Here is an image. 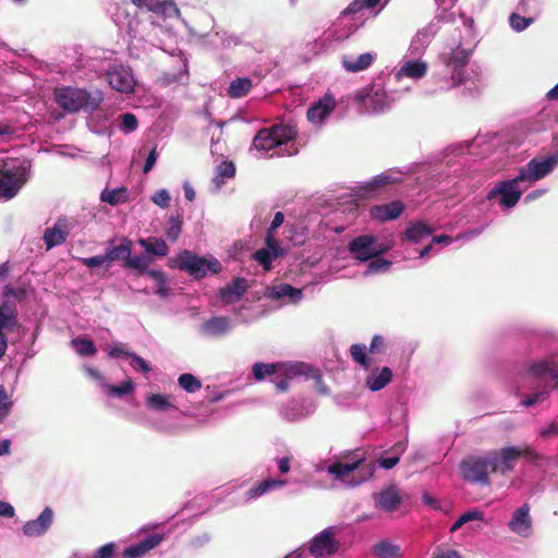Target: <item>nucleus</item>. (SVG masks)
Segmentation results:
<instances>
[{"label":"nucleus","instance_id":"obj_24","mask_svg":"<svg viewBox=\"0 0 558 558\" xmlns=\"http://www.w3.org/2000/svg\"><path fill=\"white\" fill-rule=\"evenodd\" d=\"M26 299V291L23 288L7 287L0 299V313L17 317L16 303Z\"/></svg>","mask_w":558,"mask_h":558},{"label":"nucleus","instance_id":"obj_25","mask_svg":"<svg viewBox=\"0 0 558 558\" xmlns=\"http://www.w3.org/2000/svg\"><path fill=\"white\" fill-rule=\"evenodd\" d=\"M437 32L438 27L434 23H430L426 27L417 31L410 43V53L414 57H420L421 54H423V52L428 47Z\"/></svg>","mask_w":558,"mask_h":558},{"label":"nucleus","instance_id":"obj_54","mask_svg":"<svg viewBox=\"0 0 558 558\" xmlns=\"http://www.w3.org/2000/svg\"><path fill=\"white\" fill-rule=\"evenodd\" d=\"M17 323V317L0 313V339H8L7 331H12Z\"/></svg>","mask_w":558,"mask_h":558},{"label":"nucleus","instance_id":"obj_11","mask_svg":"<svg viewBox=\"0 0 558 558\" xmlns=\"http://www.w3.org/2000/svg\"><path fill=\"white\" fill-rule=\"evenodd\" d=\"M253 376L256 380H263L266 376H274L280 374L290 378H299L300 374H307V364L302 362L295 363H280V364H265L257 362L252 367Z\"/></svg>","mask_w":558,"mask_h":558},{"label":"nucleus","instance_id":"obj_46","mask_svg":"<svg viewBox=\"0 0 558 558\" xmlns=\"http://www.w3.org/2000/svg\"><path fill=\"white\" fill-rule=\"evenodd\" d=\"M150 263L151 259L148 256L144 254L132 256L131 253L130 257L126 260L125 268L134 269L142 275L148 270V266L150 265Z\"/></svg>","mask_w":558,"mask_h":558},{"label":"nucleus","instance_id":"obj_12","mask_svg":"<svg viewBox=\"0 0 558 558\" xmlns=\"http://www.w3.org/2000/svg\"><path fill=\"white\" fill-rule=\"evenodd\" d=\"M337 527L329 526L316 534L308 546L315 558H331L339 549L340 543L335 538Z\"/></svg>","mask_w":558,"mask_h":558},{"label":"nucleus","instance_id":"obj_23","mask_svg":"<svg viewBox=\"0 0 558 558\" xmlns=\"http://www.w3.org/2000/svg\"><path fill=\"white\" fill-rule=\"evenodd\" d=\"M377 53L367 51L361 54L345 53L341 57V64L349 73H359L367 70L376 60Z\"/></svg>","mask_w":558,"mask_h":558},{"label":"nucleus","instance_id":"obj_49","mask_svg":"<svg viewBox=\"0 0 558 558\" xmlns=\"http://www.w3.org/2000/svg\"><path fill=\"white\" fill-rule=\"evenodd\" d=\"M534 22L533 17L521 16L519 13L513 12L509 16V23L514 32H523Z\"/></svg>","mask_w":558,"mask_h":558},{"label":"nucleus","instance_id":"obj_40","mask_svg":"<svg viewBox=\"0 0 558 558\" xmlns=\"http://www.w3.org/2000/svg\"><path fill=\"white\" fill-rule=\"evenodd\" d=\"M100 201L111 206L123 204L128 201V190L124 186L112 190L105 189L100 194Z\"/></svg>","mask_w":558,"mask_h":558},{"label":"nucleus","instance_id":"obj_3","mask_svg":"<svg viewBox=\"0 0 558 558\" xmlns=\"http://www.w3.org/2000/svg\"><path fill=\"white\" fill-rule=\"evenodd\" d=\"M298 132L293 125L279 123L262 129L253 138L256 150H274L271 157L292 156L298 153L294 140Z\"/></svg>","mask_w":558,"mask_h":558},{"label":"nucleus","instance_id":"obj_43","mask_svg":"<svg viewBox=\"0 0 558 558\" xmlns=\"http://www.w3.org/2000/svg\"><path fill=\"white\" fill-rule=\"evenodd\" d=\"M399 546L383 541L373 546V554L379 558H395L399 555Z\"/></svg>","mask_w":558,"mask_h":558},{"label":"nucleus","instance_id":"obj_35","mask_svg":"<svg viewBox=\"0 0 558 558\" xmlns=\"http://www.w3.org/2000/svg\"><path fill=\"white\" fill-rule=\"evenodd\" d=\"M137 242L145 252L155 256L165 257L170 252L166 241L159 236H149L146 239L141 238Z\"/></svg>","mask_w":558,"mask_h":558},{"label":"nucleus","instance_id":"obj_59","mask_svg":"<svg viewBox=\"0 0 558 558\" xmlns=\"http://www.w3.org/2000/svg\"><path fill=\"white\" fill-rule=\"evenodd\" d=\"M81 263L82 265L88 268H95L104 265L109 267L105 253L100 255L81 258Z\"/></svg>","mask_w":558,"mask_h":558},{"label":"nucleus","instance_id":"obj_48","mask_svg":"<svg viewBox=\"0 0 558 558\" xmlns=\"http://www.w3.org/2000/svg\"><path fill=\"white\" fill-rule=\"evenodd\" d=\"M215 37L217 38L216 40H213V43L216 45V46H220V47H223V48H230V47H233V46H236L240 44V38L232 35V34H229L228 32L226 31H217L215 32Z\"/></svg>","mask_w":558,"mask_h":558},{"label":"nucleus","instance_id":"obj_37","mask_svg":"<svg viewBox=\"0 0 558 558\" xmlns=\"http://www.w3.org/2000/svg\"><path fill=\"white\" fill-rule=\"evenodd\" d=\"M363 458H359L349 463L335 462L327 466L328 474L333 475L337 480H343L351 472L357 470L363 462Z\"/></svg>","mask_w":558,"mask_h":558},{"label":"nucleus","instance_id":"obj_45","mask_svg":"<svg viewBox=\"0 0 558 558\" xmlns=\"http://www.w3.org/2000/svg\"><path fill=\"white\" fill-rule=\"evenodd\" d=\"M178 385L189 393H194L202 388V381L190 373L181 374L178 378Z\"/></svg>","mask_w":558,"mask_h":558},{"label":"nucleus","instance_id":"obj_20","mask_svg":"<svg viewBox=\"0 0 558 558\" xmlns=\"http://www.w3.org/2000/svg\"><path fill=\"white\" fill-rule=\"evenodd\" d=\"M283 254V250L279 245L275 235L266 236L265 246L258 248L253 254V259L256 260L265 270L272 267V262Z\"/></svg>","mask_w":558,"mask_h":558},{"label":"nucleus","instance_id":"obj_16","mask_svg":"<svg viewBox=\"0 0 558 558\" xmlns=\"http://www.w3.org/2000/svg\"><path fill=\"white\" fill-rule=\"evenodd\" d=\"M509 530L520 537L527 538L533 533V520L529 504H523L514 510L508 523Z\"/></svg>","mask_w":558,"mask_h":558},{"label":"nucleus","instance_id":"obj_57","mask_svg":"<svg viewBox=\"0 0 558 558\" xmlns=\"http://www.w3.org/2000/svg\"><path fill=\"white\" fill-rule=\"evenodd\" d=\"M118 545L113 542L100 546L93 555V558H114Z\"/></svg>","mask_w":558,"mask_h":558},{"label":"nucleus","instance_id":"obj_52","mask_svg":"<svg viewBox=\"0 0 558 558\" xmlns=\"http://www.w3.org/2000/svg\"><path fill=\"white\" fill-rule=\"evenodd\" d=\"M380 0H354L344 11L345 14H356L364 9L375 8Z\"/></svg>","mask_w":558,"mask_h":558},{"label":"nucleus","instance_id":"obj_61","mask_svg":"<svg viewBox=\"0 0 558 558\" xmlns=\"http://www.w3.org/2000/svg\"><path fill=\"white\" fill-rule=\"evenodd\" d=\"M187 65L184 62L182 69L178 73H166L165 81L170 83H183L187 78Z\"/></svg>","mask_w":558,"mask_h":558},{"label":"nucleus","instance_id":"obj_31","mask_svg":"<svg viewBox=\"0 0 558 558\" xmlns=\"http://www.w3.org/2000/svg\"><path fill=\"white\" fill-rule=\"evenodd\" d=\"M131 253L132 241L128 238H123L119 245H112V241H109L105 250V255L109 265L112 262L122 260L123 267H125Z\"/></svg>","mask_w":558,"mask_h":558},{"label":"nucleus","instance_id":"obj_33","mask_svg":"<svg viewBox=\"0 0 558 558\" xmlns=\"http://www.w3.org/2000/svg\"><path fill=\"white\" fill-rule=\"evenodd\" d=\"M392 376L393 373L388 366L375 368L367 375L365 386L371 391H379L391 381Z\"/></svg>","mask_w":558,"mask_h":558},{"label":"nucleus","instance_id":"obj_32","mask_svg":"<svg viewBox=\"0 0 558 558\" xmlns=\"http://www.w3.org/2000/svg\"><path fill=\"white\" fill-rule=\"evenodd\" d=\"M174 400L175 398L172 395L150 393L146 396L145 403L153 412L166 413L172 410H178L174 404Z\"/></svg>","mask_w":558,"mask_h":558},{"label":"nucleus","instance_id":"obj_1","mask_svg":"<svg viewBox=\"0 0 558 558\" xmlns=\"http://www.w3.org/2000/svg\"><path fill=\"white\" fill-rule=\"evenodd\" d=\"M557 167L558 153L536 156L521 166L513 178L496 182L486 198L496 201L502 210H510L517 206L525 191L549 175Z\"/></svg>","mask_w":558,"mask_h":558},{"label":"nucleus","instance_id":"obj_50","mask_svg":"<svg viewBox=\"0 0 558 558\" xmlns=\"http://www.w3.org/2000/svg\"><path fill=\"white\" fill-rule=\"evenodd\" d=\"M182 231V219L180 216L171 217L166 228L167 238L174 242L178 240Z\"/></svg>","mask_w":558,"mask_h":558},{"label":"nucleus","instance_id":"obj_41","mask_svg":"<svg viewBox=\"0 0 558 558\" xmlns=\"http://www.w3.org/2000/svg\"><path fill=\"white\" fill-rule=\"evenodd\" d=\"M235 175V166L232 161H223L216 168V175L213 180L216 190H220L225 184L226 179H231Z\"/></svg>","mask_w":558,"mask_h":558},{"label":"nucleus","instance_id":"obj_30","mask_svg":"<svg viewBox=\"0 0 558 558\" xmlns=\"http://www.w3.org/2000/svg\"><path fill=\"white\" fill-rule=\"evenodd\" d=\"M428 65L424 61H421L418 59L407 60L396 72L395 78L396 81H400L403 77H408L416 81L423 78L426 75Z\"/></svg>","mask_w":558,"mask_h":558},{"label":"nucleus","instance_id":"obj_64","mask_svg":"<svg viewBox=\"0 0 558 558\" xmlns=\"http://www.w3.org/2000/svg\"><path fill=\"white\" fill-rule=\"evenodd\" d=\"M433 558H462L461 554L456 549H442L438 546Z\"/></svg>","mask_w":558,"mask_h":558},{"label":"nucleus","instance_id":"obj_56","mask_svg":"<svg viewBox=\"0 0 558 558\" xmlns=\"http://www.w3.org/2000/svg\"><path fill=\"white\" fill-rule=\"evenodd\" d=\"M137 125H138L137 119L133 113L126 112V113L122 114L120 130L123 133L129 134V133L134 132L137 129Z\"/></svg>","mask_w":558,"mask_h":558},{"label":"nucleus","instance_id":"obj_60","mask_svg":"<svg viewBox=\"0 0 558 558\" xmlns=\"http://www.w3.org/2000/svg\"><path fill=\"white\" fill-rule=\"evenodd\" d=\"M170 201H171L170 194L166 189H161V190L157 191L151 196V202L155 205L159 206L160 208H168L170 205Z\"/></svg>","mask_w":558,"mask_h":558},{"label":"nucleus","instance_id":"obj_4","mask_svg":"<svg viewBox=\"0 0 558 558\" xmlns=\"http://www.w3.org/2000/svg\"><path fill=\"white\" fill-rule=\"evenodd\" d=\"M54 99L60 108L69 113L81 110L94 112L104 101V93L97 88L87 90L77 87H58L54 90Z\"/></svg>","mask_w":558,"mask_h":558},{"label":"nucleus","instance_id":"obj_5","mask_svg":"<svg viewBox=\"0 0 558 558\" xmlns=\"http://www.w3.org/2000/svg\"><path fill=\"white\" fill-rule=\"evenodd\" d=\"M31 161L25 158L7 157L0 160V196L12 199L27 182Z\"/></svg>","mask_w":558,"mask_h":558},{"label":"nucleus","instance_id":"obj_34","mask_svg":"<svg viewBox=\"0 0 558 558\" xmlns=\"http://www.w3.org/2000/svg\"><path fill=\"white\" fill-rule=\"evenodd\" d=\"M69 234L64 219H59L52 228H48L44 233V242L47 250L62 244Z\"/></svg>","mask_w":558,"mask_h":558},{"label":"nucleus","instance_id":"obj_13","mask_svg":"<svg viewBox=\"0 0 558 558\" xmlns=\"http://www.w3.org/2000/svg\"><path fill=\"white\" fill-rule=\"evenodd\" d=\"M106 78L112 89L128 94L134 90L136 80L130 66L112 63L106 71Z\"/></svg>","mask_w":558,"mask_h":558},{"label":"nucleus","instance_id":"obj_7","mask_svg":"<svg viewBox=\"0 0 558 558\" xmlns=\"http://www.w3.org/2000/svg\"><path fill=\"white\" fill-rule=\"evenodd\" d=\"M490 472L505 475L514 470L520 457L537 460V453L529 446H507L500 449L486 451Z\"/></svg>","mask_w":558,"mask_h":558},{"label":"nucleus","instance_id":"obj_21","mask_svg":"<svg viewBox=\"0 0 558 558\" xmlns=\"http://www.w3.org/2000/svg\"><path fill=\"white\" fill-rule=\"evenodd\" d=\"M266 296L270 300L281 301L282 304H298L303 299V290L288 283L269 287Z\"/></svg>","mask_w":558,"mask_h":558},{"label":"nucleus","instance_id":"obj_10","mask_svg":"<svg viewBox=\"0 0 558 558\" xmlns=\"http://www.w3.org/2000/svg\"><path fill=\"white\" fill-rule=\"evenodd\" d=\"M354 101L374 113H381L390 108V100L385 89L378 84L356 90Z\"/></svg>","mask_w":558,"mask_h":558},{"label":"nucleus","instance_id":"obj_28","mask_svg":"<svg viewBox=\"0 0 558 558\" xmlns=\"http://www.w3.org/2000/svg\"><path fill=\"white\" fill-rule=\"evenodd\" d=\"M404 210V205L400 201H393L386 204L374 205L369 209L373 219L379 221H389L397 219Z\"/></svg>","mask_w":558,"mask_h":558},{"label":"nucleus","instance_id":"obj_39","mask_svg":"<svg viewBox=\"0 0 558 558\" xmlns=\"http://www.w3.org/2000/svg\"><path fill=\"white\" fill-rule=\"evenodd\" d=\"M252 87L253 83L251 78L238 77L229 84L227 95L233 99L242 98L250 93Z\"/></svg>","mask_w":558,"mask_h":558},{"label":"nucleus","instance_id":"obj_42","mask_svg":"<svg viewBox=\"0 0 558 558\" xmlns=\"http://www.w3.org/2000/svg\"><path fill=\"white\" fill-rule=\"evenodd\" d=\"M104 389H106V391L111 396L123 398L134 391L135 385L133 380L129 378L121 385L104 384Z\"/></svg>","mask_w":558,"mask_h":558},{"label":"nucleus","instance_id":"obj_63","mask_svg":"<svg viewBox=\"0 0 558 558\" xmlns=\"http://www.w3.org/2000/svg\"><path fill=\"white\" fill-rule=\"evenodd\" d=\"M546 395H547L546 390L532 393L530 396H526L524 399H522L521 404L525 408L532 407V405L536 404L537 402L544 400Z\"/></svg>","mask_w":558,"mask_h":558},{"label":"nucleus","instance_id":"obj_14","mask_svg":"<svg viewBox=\"0 0 558 558\" xmlns=\"http://www.w3.org/2000/svg\"><path fill=\"white\" fill-rule=\"evenodd\" d=\"M233 329L232 319L228 316H211L204 319L197 329L201 337L206 339H222Z\"/></svg>","mask_w":558,"mask_h":558},{"label":"nucleus","instance_id":"obj_62","mask_svg":"<svg viewBox=\"0 0 558 558\" xmlns=\"http://www.w3.org/2000/svg\"><path fill=\"white\" fill-rule=\"evenodd\" d=\"M267 494L262 482L255 483L247 492H246V500H253L262 497Z\"/></svg>","mask_w":558,"mask_h":558},{"label":"nucleus","instance_id":"obj_27","mask_svg":"<svg viewBox=\"0 0 558 558\" xmlns=\"http://www.w3.org/2000/svg\"><path fill=\"white\" fill-rule=\"evenodd\" d=\"M435 228L432 227L424 220H415L408 225L405 228L402 239L410 243H422L425 239L433 235Z\"/></svg>","mask_w":558,"mask_h":558},{"label":"nucleus","instance_id":"obj_19","mask_svg":"<svg viewBox=\"0 0 558 558\" xmlns=\"http://www.w3.org/2000/svg\"><path fill=\"white\" fill-rule=\"evenodd\" d=\"M53 518V510L50 507H46L36 519L25 522L22 527L23 534L27 537L45 535L51 527Z\"/></svg>","mask_w":558,"mask_h":558},{"label":"nucleus","instance_id":"obj_38","mask_svg":"<svg viewBox=\"0 0 558 558\" xmlns=\"http://www.w3.org/2000/svg\"><path fill=\"white\" fill-rule=\"evenodd\" d=\"M530 372L537 377H549L558 384V366L553 362L542 360L530 366Z\"/></svg>","mask_w":558,"mask_h":558},{"label":"nucleus","instance_id":"obj_18","mask_svg":"<svg viewBox=\"0 0 558 558\" xmlns=\"http://www.w3.org/2000/svg\"><path fill=\"white\" fill-rule=\"evenodd\" d=\"M132 3L140 8L153 12L157 16L165 19H180V10L171 0H131Z\"/></svg>","mask_w":558,"mask_h":558},{"label":"nucleus","instance_id":"obj_9","mask_svg":"<svg viewBox=\"0 0 558 558\" xmlns=\"http://www.w3.org/2000/svg\"><path fill=\"white\" fill-rule=\"evenodd\" d=\"M462 477L471 483L481 486L490 485V466L486 452L483 456H469L460 462Z\"/></svg>","mask_w":558,"mask_h":558},{"label":"nucleus","instance_id":"obj_22","mask_svg":"<svg viewBox=\"0 0 558 558\" xmlns=\"http://www.w3.org/2000/svg\"><path fill=\"white\" fill-rule=\"evenodd\" d=\"M335 108L336 99L333 96L326 94L307 109V119L311 123L320 125L330 116Z\"/></svg>","mask_w":558,"mask_h":558},{"label":"nucleus","instance_id":"obj_51","mask_svg":"<svg viewBox=\"0 0 558 558\" xmlns=\"http://www.w3.org/2000/svg\"><path fill=\"white\" fill-rule=\"evenodd\" d=\"M307 374H300L299 377H305V378H313L316 381V387L319 393L327 396L329 395V388L322 379V375L318 369L313 368L311 365L307 364Z\"/></svg>","mask_w":558,"mask_h":558},{"label":"nucleus","instance_id":"obj_55","mask_svg":"<svg viewBox=\"0 0 558 558\" xmlns=\"http://www.w3.org/2000/svg\"><path fill=\"white\" fill-rule=\"evenodd\" d=\"M391 267V262L384 258H373V260L368 264L367 269L365 271L366 275H372L376 272H385Z\"/></svg>","mask_w":558,"mask_h":558},{"label":"nucleus","instance_id":"obj_6","mask_svg":"<svg viewBox=\"0 0 558 558\" xmlns=\"http://www.w3.org/2000/svg\"><path fill=\"white\" fill-rule=\"evenodd\" d=\"M168 266L186 271L195 279L205 278L208 274L216 275L221 270V264L218 259H207L189 250H183L175 257L170 258Z\"/></svg>","mask_w":558,"mask_h":558},{"label":"nucleus","instance_id":"obj_36","mask_svg":"<svg viewBox=\"0 0 558 558\" xmlns=\"http://www.w3.org/2000/svg\"><path fill=\"white\" fill-rule=\"evenodd\" d=\"M280 414L284 420L295 422L305 417L308 412L305 410L303 402L293 399L282 405Z\"/></svg>","mask_w":558,"mask_h":558},{"label":"nucleus","instance_id":"obj_44","mask_svg":"<svg viewBox=\"0 0 558 558\" xmlns=\"http://www.w3.org/2000/svg\"><path fill=\"white\" fill-rule=\"evenodd\" d=\"M71 345L81 356H92L96 353V347L94 342L86 338H74L71 340Z\"/></svg>","mask_w":558,"mask_h":558},{"label":"nucleus","instance_id":"obj_2","mask_svg":"<svg viewBox=\"0 0 558 558\" xmlns=\"http://www.w3.org/2000/svg\"><path fill=\"white\" fill-rule=\"evenodd\" d=\"M471 54L472 49L464 47L462 41L444 50L432 76V86L426 88V94L449 92L463 84L468 76L465 66Z\"/></svg>","mask_w":558,"mask_h":558},{"label":"nucleus","instance_id":"obj_26","mask_svg":"<svg viewBox=\"0 0 558 558\" xmlns=\"http://www.w3.org/2000/svg\"><path fill=\"white\" fill-rule=\"evenodd\" d=\"M248 288L247 280L242 277L233 278L219 290V296L225 304L238 302Z\"/></svg>","mask_w":558,"mask_h":558},{"label":"nucleus","instance_id":"obj_53","mask_svg":"<svg viewBox=\"0 0 558 558\" xmlns=\"http://www.w3.org/2000/svg\"><path fill=\"white\" fill-rule=\"evenodd\" d=\"M13 402L10 399L7 389L3 385H0V423H2L8 417Z\"/></svg>","mask_w":558,"mask_h":558},{"label":"nucleus","instance_id":"obj_58","mask_svg":"<svg viewBox=\"0 0 558 558\" xmlns=\"http://www.w3.org/2000/svg\"><path fill=\"white\" fill-rule=\"evenodd\" d=\"M130 357H131L130 365L135 371H138L143 374H147L151 371L149 363L146 360H144L142 356H140L133 352Z\"/></svg>","mask_w":558,"mask_h":558},{"label":"nucleus","instance_id":"obj_15","mask_svg":"<svg viewBox=\"0 0 558 558\" xmlns=\"http://www.w3.org/2000/svg\"><path fill=\"white\" fill-rule=\"evenodd\" d=\"M402 174L403 172L397 169L385 171L362 183L357 187V193L362 196H367L384 186L399 183L402 181Z\"/></svg>","mask_w":558,"mask_h":558},{"label":"nucleus","instance_id":"obj_8","mask_svg":"<svg viewBox=\"0 0 558 558\" xmlns=\"http://www.w3.org/2000/svg\"><path fill=\"white\" fill-rule=\"evenodd\" d=\"M348 248L355 259L367 262L387 253L390 245L379 241L375 235L362 234L350 241Z\"/></svg>","mask_w":558,"mask_h":558},{"label":"nucleus","instance_id":"obj_47","mask_svg":"<svg viewBox=\"0 0 558 558\" xmlns=\"http://www.w3.org/2000/svg\"><path fill=\"white\" fill-rule=\"evenodd\" d=\"M350 354L354 362L363 366L364 368L368 367V356H367V348L363 343H354L350 347Z\"/></svg>","mask_w":558,"mask_h":558},{"label":"nucleus","instance_id":"obj_29","mask_svg":"<svg viewBox=\"0 0 558 558\" xmlns=\"http://www.w3.org/2000/svg\"><path fill=\"white\" fill-rule=\"evenodd\" d=\"M163 539L162 535L151 534L148 535L145 539L132 544L123 550L124 558H140L146 555L149 550L157 547Z\"/></svg>","mask_w":558,"mask_h":558},{"label":"nucleus","instance_id":"obj_17","mask_svg":"<svg viewBox=\"0 0 558 558\" xmlns=\"http://www.w3.org/2000/svg\"><path fill=\"white\" fill-rule=\"evenodd\" d=\"M374 506L381 512L392 513L399 509L402 504V497L399 489L390 485L372 495Z\"/></svg>","mask_w":558,"mask_h":558}]
</instances>
